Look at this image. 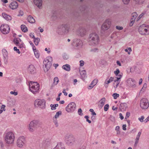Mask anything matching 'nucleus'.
Here are the masks:
<instances>
[{"label": "nucleus", "mask_w": 149, "mask_h": 149, "mask_svg": "<svg viewBox=\"0 0 149 149\" xmlns=\"http://www.w3.org/2000/svg\"><path fill=\"white\" fill-rule=\"evenodd\" d=\"M99 42L98 36L96 33H93L89 35L88 39V43L90 45H97Z\"/></svg>", "instance_id": "obj_1"}, {"label": "nucleus", "mask_w": 149, "mask_h": 149, "mask_svg": "<svg viewBox=\"0 0 149 149\" xmlns=\"http://www.w3.org/2000/svg\"><path fill=\"white\" fill-rule=\"evenodd\" d=\"M29 90L35 94L38 92L39 89V84L37 82L30 81L29 82Z\"/></svg>", "instance_id": "obj_2"}, {"label": "nucleus", "mask_w": 149, "mask_h": 149, "mask_svg": "<svg viewBox=\"0 0 149 149\" xmlns=\"http://www.w3.org/2000/svg\"><path fill=\"white\" fill-rule=\"evenodd\" d=\"M65 141L68 145L69 146H72L73 145L75 142V139L72 134H67L65 136Z\"/></svg>", "instance_id": "obj_3"}, {"label": "nucleus", "mask_w": 149, "mask_h": 149, "mask_svg": "<svg viewBox=\"0 0 149 149\" xmlns=\"http://www.w3.org/2000/svg\"><path fill=\"white\" fill-rule=\"evenodd\" d=\"M15 136L14 134L11 132L6 133L5 137V141L8 144H11L14 143Z\"/></svg>", "instance_id": "obj_4"}, {"label": "nucleus", "mask_w": 149, "mask_h": 149, "mask_svg": "<svg viewBox=\"0 0 149 149\" xmlns=\"http://www.w3.org/2000/svg\"><path fill=\"white\" fill-rule=\"evenodd\" d=\"M148 30H149V26L148 25L143 24L139 27L138 31L141 34L145 35L149 34Z\"/></svg>", "instance_id": "obj_5"}, {"label": "nucleus", "mask_w": 149, "mask_h": 149, "mask_svg": "<svg viewBox=\"0 0 149 149\" xmlns=\"http://www.w3.org/2000/svg\"><path fill=\"white\" fill-rule=\"evenodd\" d=\"M39 122L38 120H33L31 121L29 124L28 129L29 131L31 132H33L36 128L39 125Z\"/></svg>", "instance_id": "obj_6"}, {"label": "nucleus", "mask_w": 149, "mask_h": 149, "mask_svg": "<svg viewBox=\"0 0 149 149\" xmlns=\"http://www.w3.org/2000/svg\"><path fill=\"white\" fill-rule=\"evenodd\" d=\"M52 61V58L50 56L47 57L44 60L43 65H45V68L47 69V70H48L51 67Z\"/></svg>", "instance_id": "obj_7"}, {"label": "nucleus", "mask_w": 149, "mask_h": 149, "mask_svg": "<svg viewBox=\"0 0 149 149\" xmlns=\"http://www.w3.org/2000/svg\"><path fill=\"white\" fill-rule=\"evenodd\" d=\"M34 105L36 107H39L42 109L45 108V102L44 100L36 99L34 101Z\"/></svg>", "instance_id": "obj_8"}, {"label": "nucleus", "mask_w": 149, "mask_h": 149, "mask_svg": "<svg viewBox=\"0 0 149 149\" xmlns=\"http://www.w3.org/2000/svg\"><path fill=\"white\" fill-rule=\"evenodd\" d=\"M149 106L148 100L146 98H143L140 101V107L142 109H146Z\"/></svg>", "instance_id": "obj_9"}, {"label": "nucleus", "mask_w": 149, "mask_h": 149, "mask_svg": "<svg viewBox=\"0 0 149 149\" xmlns=\"http://www.w3.org/2000/svg\"><path fill=\"white\" fill-rule=\"evenodd\" d=\"M0 30L2 33L6 34L9 33L10 31V27L7 24H3L0 26Z\"/></svg>", "instance_id": "obj_10"}, {"label": "nucleus", "mask_w": 149, "mask_h": 149, "mask_svg": "<svg viewBox=\"0 0 149 149\" xmlns=\"http://www.w3.org/2000/svg\"><path fill=\"white\" fill-rule=\"evenodd\" d=\"M70 28V26L68 25H63L58 29L57 32L58 33H61V32L68 33L69 30Z\"/></svg>", "instance_id": "obj_11"}, {"label": "nucleus", "mask_w": 149, "mask_h": 149, "mask_svg": "<svg viewBox=\"0 0 149 149\" xmlns=\"http://www.w3.org/2000/svg\"><path fill=\"white\" fill-rule=\"evenodd\" d=\"M25 139L24 136H20L17 139V146L19 148H22L24 145Z\"/></svg>", "instance_id": "obj_12"}, {"label": "nucleus", "mask_w": 149, "mask_h": 149, "mask_svg": "<svg viewBox=\"0 0 149 149\" xmlns=\"http://www.w3.org/2000/svg\"><path fill=\"white\" fill-rule=\"evenodd\" d=\"M76 105L75 103L72 102L69 104L66 107V111L68 112L74 111L75 109Z\"/></svg>", "instance_id": "obj_13"}, {"label": "nucleus", "mask_w": 149, "mask_h": 149, "mask_svg": "<svg viewBox=\"0 0 149 149\" xmlns=\"http://www.w3.org/2000/svg\"><path fill=\"white\" fill-rule=\"evenodd\" d=\"M73 45L77 48H81L83 46V42L81 40L79 39H76L74 40Z\"/></svg>", "instance_id": "obj_14"}, {"label": "nucleus", "mask_w": 149, "mask_h": 149, "mask_svg": "<svg viewBox=\"0 0 149 149\" xmlns=\"http://www.w3.org/2000/svg\"><path fill=\"white\" fill-rule=\"evenodd\" d=\"M127 85L130 87L134 88L136 86V81L133 79L131 78L128 79L127 81Z\"/></svg>", "instance_id": "obj_15"}, {"label": "nucleus", "mask_w": 149, "mask_h": 149, "mask_svg": "<svg viewBox=\"0 0 149 149\" xmlns=\"http://www.w3.org/2000/svg\"><path fill=\"white\" fill-rule=\"evenodd\" d=\"M111 24V21L109 19L106 20L102 26V29L104 30L108 29L110 27Z\"/></svg>", "instance_id": "obj_16"}, {"label": "nucleus", "mask_w": 149, "mask_h": 149, "mask_svg": "<svg viewBox=\"0 0 149 149\" xmlns=\"http://www.w3.org/2000/svg\"><path fill=\"white\" fill-rule=\"evenodd\" d=\"M77 32L80 36H83L85 34L86 30L84 28L80 27L77 30Z\"/></svg>", "instance_id": "obj_17"}, {"label": "nucleus", "mask_w": 149, "mask_h": 149, "mask_svg": "<svg viewBox=\"0 0 149 149\" xmlns=\"http://www.w3.org/2000/svg\"><path fill=\"white\" fill-rule=\"evenodd\" d=\"M18 6V4L16 1H13L11 2L9 5L10 8L12 9L17 8Z\"/></svg>", "instance_id": "obj_18"}, {"label": "nucleus", "mask_w": 149, "mask_h": 149, "mask_svg": "<svg viewBox=\"0 0 149 149\" xmlns=\"http://www.w3.org/2000/svg\"><path fill=\"white\" fill-rule=\"evenodd\" d=\"M53 149H65V146L62 143H58Z\"/></svg>", "instance_id": "obj_19"}, {"label": "nucleus", "mask_w": 149, "mask_h": 149, "mask_svg": "<svg viewBox=\"0 0 149 149\" xmlns=\"http://www.w3.org/2000/svg\"><path fill=\"white\" fill-rule=\"evenodd\" d=\"M106 99L104 97L102 98L99 101V103L98 104V106L100 109L102 108L104 105Z\"/></svg>", "instance_id": "obj_20"}, {"label": "nucleus", "mask_w": 149, "mask_h": 149, "mask_svg": "<svg viewBox=\"0 0 149 149\" xmlns=\"http://www.w3.org/2000/svg\"><path fill=\"white\" fill-rule=\"evenodd\" d=\"M33 2L34 4L39 8H40L42 6V0H34Z\"/></svg>", "instance_id": "obj_21"}, {"label": "nucleus", "mask_w": 149, "mask_h": 149, "mask_svg": "<svg viewBox=\"0 0 149 149\" xmlns=\"http://www.w3.org/2000/svg\"><path fill=\"white\" fill-rule=\"evenodd\" d=\"M28 70L31 73H33L35 72V69L33 65H29Z\"/></svg>", "instance_id": "obj_22"}, {"label": "nucleus", "mask_w": 149, "mask_h": 149, "mask_svg": "<svg viewBox=\"0 0 149 149\" xmlns=\"http://www.w3.org/2000/svg\"><path fill=\"white\" fill-rule=\"evenodd\" d=\"M98 82V80L97 79H95L94 80L91 84V86H89L88 87L89 89H92Z\"/></svg>", "instance_id": "obj_23"}, {"label": "nucleus", "mask_w": 149, "mask_h": 149, "mask_svg": "<svg viewBox=\"0 0 149 149\" xmlns=\"http://www.w3.org/2000/svg\"><path fill=\"white\" fill-rule=\"evenodd\" d=\"M2 15L3 17L7 20H9L11 19V17L5 13H2Z\"/></svg>", "instance_id": "obj_24"}, {"label": "nucleus", "mask_w": 149, "mask_h": 149, "mask_svg": "<svg viewBox=\"0 0 149 149\" xmlns=\"http://www.w3.org/2000/svg\"><path fill=\"white\" fill-rule=\"evenodd\" d=\"M13 42L17 46L18 45L19 43H21V42L22 41L20 38H14L13 40Z\"/></svg>", "instance_id": "obj_25"}, {"label": "nucleus", "mask_w": 149, "mask_h": 149, "mask_svg": "<svg viewBox=\"0 0 149 149\" xmlns=\"http://www.w3.org/2000/svg\"><path fill=\"white\" fill-rule=\"evenodd\" d=\"M62 68L67 71H69L70 70V66L69 65L67 64L63 65L62 66Z\"/></svg>", "instance_id": "obj_26"}, {"label": "nucleus", "mask_w": 149, "mask_h": 149, "mask_svg": "<svg viewBox=\"0 0 149 149\" xmlns=\"http://www.w3.org/2000/svg\"><path fill=\"white\" fill-rule=\"evenodd\" d=\"M6 106L5 105H2L0 102V114L3 111H5Z\"/></svg>", "instance_id": "obj_27"}, {"label": "nucleus", "mask_w": 149, "mask_h": 149, "mask_svg": "<svg viewBox=\"0 0 149 149\" xmlns=\"http://www.w3.org/2000/svg\"><path fill=\"white\" fill-rule=\"evenodd\" d=\"M27 19L28 21L31 23H33L35 22V20L34 18L31 16H29L28 17Z\"/></svg>", "instance_id": "obj_28"}, {"label": "nucleus", "mask_w": 149, "mask_h": 149, "mask_svg": "<svg viewBox=\"0 0 149 149\" xmlns=\"http://www.w3.org/2000/svg\"><path fill=\"white\" fill-rule=\"evenodd\" d=\"M114 82L113 84L114 87L115 88H116L119 85L120 81L115 79L114 80Z\"/></svg>", "instance_id": "obj_29"}, {"label": "nucleus", "mask_w": 149, "mask_h": 149, "mask_svg": "<svg viewBox=\"0 0 149 149\" xmlns=\"http://www.w3.org/2000/svg\"><path fill=\"white\" fill-rule=\"evenodd\" d=\"M59 79L58 77H55L53 80V84L54 85H56L58 83Z\"/></svg>", "instance_id": "obj_30"}, {"label": "nucleus", "mask_w": 149, "mask_h": 149, "mask_svg": "<svg viewBox=\"0 0 149 149\" xmlns=\"http://www.w3.org/2000/svg\"><path fill=\"white\" fill-rule=\"evenodd\" d=\"M2 53L3 57H8V52L5 49H3L2 50Z\"/></svg>", "instance_id": "obj_31"}, {"label": "nucleus", "mask_w": 149, "mask_h": 149, "mask_svg": "<svg viewBox=\"0 0 149 149\" xmlns=\"http://www.w3.org/2000/svg\"><path fill=\"white\" fill-rule=\"evenodd\" d=\"M22 30L24 32H25L27 31V29L24 25H22L21 26Z\"/></svg>", "instance_id": "obj_32"}, {"label": "nucleus", "mask_w": 149, "mask_h": 149, "mask_svg": "<svg viewBox=\"0 0 149 149\" xmlns=\"http://www.w3.org/2000/svg\"><path fill=\"white\" fill-rule=\"evenodd\" d=\"M34 42L35 44V45H38L39 42H40V39L38 38H34Z\"/></svg>", "instance_id": "obj_33"}, {"label": "nucleus", "mask_w": 149, "mask_h": 149, "mask_svg": "<svg viewBox=\"0 0 149 149\" xmlns=\"http://www.w3.org/2000/svg\"><path fill=\"white\" fill-rule=\"evenodd\" d=\"M137 16V14L136 13L134 12L132 14V18L131 19H132L133 20H135Z\"/></svg>", "instance_id": "obj_34"}, {"label": "nucleus", "mask_w": 149, "mask_h": 149, "mask_svg": "<svg viewBox=\"0 0 149 149\" xmlns=\"http://www.w3.org/2000/svg\"><path fill=\"white\" fill-rule=\"evenodd\" d=\"M62 114V112L61 111H60L57 112L56 113V114H55L54 117V118H55V119H57L58 118L60 115H61Z\"/></svg>", "instance_id": "obj_35"}, {"label": "nucleus", "mask_w": 149, "mask_h": 149, "mask_svg": "<svg viewBox=\"0 0 149 149\" xmlns=\"http://www.w3.org/2000/svg\"><path fill=\"white\" fill-rule=\"evenodd\" d=\"M34 52L36 57L37 58H38L40 56V53L38 51V50L35 51Z\"/></svg>", "instance_id": "obj_36"}, {"label": "nucleus", "mask_w": 149, "mask_h": 149, "mask_svg": "<svg viewBox=\"0 0 149 149\" xmlns=\"http://www.w3.org/2000/svg\"><path fill=\"white\" fill-rule=\"evenodd\" d=\"M82 77L84 78L86 75V72L85 70H83L81 71L80 73Z\"/></svg>", "instance_id": "obj_37"}, {"label": "nucleus", "mask_w": 149, "mask_h": 149, "mask_svg": "<svg viewBox=\"0 0 149 149\" xmlns=\"http://www.w3.org/2000/svg\"><path fill=\"white\" fill-rule=\"evenodd\" d=\"M112 96L113 97V98L114 99H116L118 97H119V94H117V93H113V95Z\"/></svg>", "instance_id": "obj_38"}, {"label": "nucleus", "mask_w": 149, "mask_h": 149, "mask_svg": "<svg viewBox=\"0 0 149 149\" xmlns=\"http://www.w3.org/2000/svg\"><path fill=\"white\" fill-rule=\"evenodd\" d=\"M123 74L122 73L120 74L119 75L118 74V77H116V80H119L120 81V79L122 77Z\"/></svg>", "instance_id": "obj_39"}, {"label": "nucleus", "mask_w": 149, "mask_h": 149, "mask_svg": "<svg viewBox=\"0 0 149 149\" xmlns=\"http://www.w3.org/2000/svg\"><path fill=\"white\" fill-rule=\"evenodd\" d=\"M89 111L91 113V114L93 116H96V114L94 110L93 109H90Z\"/></svg>", "instance_id": "obj_40"}, {"label": "nucleus", "mask_w": 149, "mask_h": 149, "mask_svg": "<svg viewBox=\"0 0 149 149\" xmlns=\"http://www.w3.org/2000/svg\"><path fill=\"white\" fill-rule=\"evenodd\" d=\"M130 0H122L124 4H128L130 1Z\"/></svg>", "instance_id": "obj_41"}, {"label": "nucleus", "mask_w": 149, "mask_h": 149, "mask_svg": "<svg viewBox=\"0 0 149 149\" xmlns=\"http://www.w3.org/2000/svg\"><path fill=\"white\" fill-rule=\"evenodd\" d=\"M109 108V105L106 104L104 106V109L105 111H107L108 110Z\"/></svg>", "instance_id": "obj_42"}, {"label": "nucleus", "mask_w": 149, "mask_h": 149, "mask_svg": "<svg viewBox=\"0 0 149 149\" xmlns=\"http://www.w3.org/2000/svg\"><path fill=\"white\" fill-rule=\"evenodd\" d=\"M7 57H3L4 62V63L6 64H7L8 63Z\"/></svg>", "instance_id": "obj_43"}, {"label": "nucleus", "mask_w": 149, "mask_h": 149, "mask_svg": "<svg viewBox=\"0 0 149 149\" xmlns=\"http://www.w3.org/2000/svg\"><path fill=\"white\" fill-rule=\"evenodd\" d=\"M85 118L86 119V121L88 122L89 123H91V121L88 119L89 117L88 116H84Z\"/></svg>", "instance_id": "obj_44"}, {"label": "nucleus", "mask_w": 149, "mask_h": 149, "mask_svg": "<svg viewBox=\"0 0 149 149\" xmlns=\"http://www.w3.org/2000/svg\"><path fill=\"white\" fill-rule=\"evenodd\" d=\"M119 73L120 71L118 69H117L114 72V73L116 76H118Z\"/></svg>", "instance_id": "obj_45"}, {"label": "nucleus", "mask_w": 149, "mask_h": 149, "mask_svg": "<svg viewBox=\"0 0 149 149\" xmlns=\"http://www.w3.org/2000/svg\"><path fill=\"white\" fill-rule=\"evenodd\" d=\"M18 46H19V48H21L24 47V44L22 42H21V43H19Z\"/></svg>", "instance_id": "obj_46"}, {"label": "nucleus", "mask_w": 149, "mask_h": 149, "mask_svg": "<svg viewBox=\"0 0 149 149\" xmlns=\"http://www.w3.org/2000/svg\"><path fill=\"white\" fill-rule=\"evenodd\" d=\"M14 51H16V52L18 53L19 54L20 53V52L19 51V50L17 48V47H14Z\"/></svg>", "instance_id": "obj_47"}, {"label": "nucleus", "mask_w": 149, "mask_h": 149, "mask_svg": "<svg viewBox=\"0 0 149 149\" xmlns=\"http://www.w3.org/2000/svg\"><path fill=\"white\" fill-rule=\"evenodd\" d=\"M144 119V117L143 116H142L141 118H139V120L141 122H143V119Z\"/></svg>", "instance_id": "obj_48"}, {"label": "nucleus", "mask_w": 149, "mask_h": 149, "mask_svg": "<svg viewBox=\"0 0 149 149\" xmlns=\"http://www.w3.org/2000/svg\"><path fill=\"white\" fill-rule=\"evenodd\" d=\"M50 106L51 107V109L52 110H55L56 109V107L54 106V104H51L50 105Z\"/></svg>", "instance_id": "obj_49"}, {"label": "nucleus", "mask_w": 149, "mask_h": 149, "mask_svg": "<svg viewBox=\"0 0 149 149\" xmlns=\"http://www.w3.org/2000/svg\"><path fill=\"white\" fill-rule=\"evenodd\" d=\"M130 112H127L126 113V116L125 117V119H126L128 118H129V117L130 116Z\"/></svg>", "instance_id": "obj_50"}, {"label": "nucleus", "mask_w": 149, "mask_h": 149, "mask_svg": "<svg viewBox=\"0 0 149 149\" xmlns=\"http://www.w3.org/2000/svg\"><path fill=\"white\" fill-rule=\"evenodd\" d=\"M82 110L81 108L79 109L78 111V113L80 115H82V113H81Z\"/></svg>", "instance_id": "obj_51"}, {"label": "nucleus", "mask_w": 149, "mask_h": 149, "mask_svg": "<svg viewBox=\"0 0 149 149\" xmlns=\"http://www.w3.org/2000/svg\"><path fill=\"white\" fill-rule=\"evenodd\" d=\"M63 58L64 59H67L68 58V56L66 54H64L63 56Z\"/></svg>", "instance_id": "obj_52"}, {"label": "nucleus", "mask_w": 149, "mask_h": 149, "mask_svg": "<svg viewBox=\"0 0 149 149\" xmlns=\"http://www.w3.org/2000/svg\"><path fill=\"white\" fill-rule=\"evenodd\" d=\"M116 28L119 30H122L123 29V28L122 26H116Z\"/></svg>", "instance_id": "obj_53"}, {"label": "nucleus", "mask_w": 149, "mask_h": 149, "mask_svg": "<svg viewBox=\"0 0 149 149\" xmlns=\"http://www.w3.org/2000/svg\"><path fill=\"white\" fill-rule=\"evenodd\" d=\"M139 140L136 139H135V143H134V146L136 147L137 146V144L139 142Z\"/></svg>", "instance_id": "obj_54"}, {"label": "nucleus", "mask_w": 149, "mask_h": 149, "mask_svg": "<svg viewBox=\"0 0 149 149\" xmlns=\"http://www.w3.org/2000/svg\"><path fill=\"white\" fill-rule=\"evenodd\" d=\"M80 65L81 66H83L84 65V62L83 60H81L79 61Z\"/></svg>", "instance_id": "obj_55"}, {"label": "nucleus", "mask_w": 149, "mask_h": 149, "mask_svg": "<svg viewBox=\"0 0 149 149\" xmlns=\"http://www.w3.org/2000/svg\"><path fill=\"white\" fill-rule=\"evenodd\" d=\"M98 51V49L97 48H95L94 49H92L91 50V51L93 52H97Z\"/></svg>", "instance_id": "obj_56"}, {"label": "nucleus", "mask_w": 149, "mask_h": 149, "mask_svg": "<svg viewBox=\"0 0 149 149\" xmlns=\"http://www.w3.org/2000/svg\"><path fill=\"white\" fill-rule=\"evenodd\" d=\"M134 21L135 20L131 19V22L130 24V26H132L133 25L134 23Z\"/></svg>", "instance_id": "obj_57"}, {"label": "nucleus", "mask_w": 149, "mask_h": 149, "mask_svg": "<svg viewBox=\"0 0 149 149\" xmlns=\"http://www.w3.org/2000/svg\"><path fill=\"white\" fill-rule=\"evenodd\" d=\"M10 93L11 94L14 95H17V93L15 91H11Z\"/></svg>", "instance_id": "obj_58"}, {"label": "nucleus", "mask_w": 149, "mask_h": 149, "mask_svg": "<svg viewBox=\"0 0 149 149\" xmlns=\"http://www.w3.org/2000/svg\"><path fill=\"white\" fill-rule=\"evenodd\" d=\"M53 120L55 125H58V123L57 119H55V118H53Z\"/></svg>", "instance_id": "obj_59"}, {"label": "nucleus", "mask_w": 149, "mask_h": 149, "mask_svg": "<svg viewBox=\"0 0 149 149\" xmlns=\"http://www.w3.org/2000/svg\"><path fill=\"white\" fill-rule=\"evenodd\" d=\"M63 93H64V95L66 96L68 95V93L66 92L65 89H63Z\"/></svg>", "instance_id": "obj_60"}, {"label": "nucleus", "mask_w": 149, "mask_h": 149, "mask_svg": "<svg viewBox=\"0 0 149 149\" xmlns=\"http://www.w3.org/2000/svg\"><path fill=\"white\" fill-rule=\"evenodd\" d=\"M136 130L134 128L133 129H132V130H131L130 131V133H134L135 132H136Z\"/></svg>", "instance_id": "obj_61"}, {"label": "nucleus", "mask_w": 149, "mask_h": 149, "mask_svg": "<svg viewBox=\"0 0 149 149\" xmlns=\"http://www.w3.org/2000/svg\"><path fill=\"white\" fill-rule=\"evenodd\" d=\"M32 49L33 50V51L34 52L35 51H36L37 50L36 49L34 46V45L33 44V43H32Z\"/></svg>", "instance_id": "obj_62"}, {"label": "nucleus", "mask_w": 149, "mask_h": 149, "mask_svg": "<svg viewBox=\"0 0 149 149\" xmlns=\"http://www.w3.org/2000/svg\"><path fill=\"white\" fill-rule=\"evenodd\" d=\"M143 15L144 14L143 13H142L141 14H140L138 17V19H138L137 20H138L139 19L141 18L142 17Z\"/></svg>", "instance_id": "obj_63"}, {"label": "nucleus", "mask_w": 149, "mask_h": 149, "mask_svg": "<svg viewBox=\"0 0 149 149\" xmlns=\"http://www.w3.org/2000/svg\"><path fill=\"white\" fill-rule=\"evenodd\" d=\"M126 124L123 125V129L124 130H126Z\"/></svg>", "instance_id": "obj_64"}]
</instances>
